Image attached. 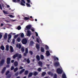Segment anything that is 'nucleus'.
<instances>
[{
  "instance_id": "17",
  "label": "nucleus",
  "mask_w": 78,
  "mask_h": 78,
  "mask_svg": "<svg viewBox=\"0 0 78 78\" xmlns=\"http://www.w3.org/2000/svg\"><path fill=\"white\" fill-rule=\"evenodd\" d=\"M8 35V34H7V33H5V35L4 36V39H7V35Z\"/></svg>"
},
{
  "instance_id": "56",
  "label": "nucleus",
  "mask_w": 78,
  "mask_h": 78,
  "mask_svg": "<svg viewBox=\"0 0 78 78\" xmlns=\"http://www.w3.org/2000/svg\"><path fill=\"white\" fill-rule=\"evenodd\" d=\"M27 53H26V52L24 53V56H27Z\"/></svg>"
},
{
  "instance_id": "20",
  "label": "nucleus",
  "mask_w": 78,
  "mask_h": 78,
  "mask_svg": "<svg viewBox=\"0 0 78 78\" xmlns=\"http://www.w3.org/2000/svg\"><path fill=\"white\" fill-rule=\"evenodd\" d=\"M36 58L37 61H40V57H39V56L37 55L36 56Z\"/></svg>"
},
{
  "instance_id": "26",
  "label": "nucleus",
  "mask_w": 78,
  "mask_h": 78,
  "mask_svg": "<svg viewBox=\"0 0 78 78\" xmlns=\"http://www.w3.org/2000/svg\"><path fill=\"white\" fill-rule=\"evenodd\" d=\"M8 40L9 41L10 39H11V37H12V36L10 34H9L8 35Z\"/></svg>"
},
{
  "instance_id": "23",
  "label": "nucleus",
  "mask_w": 78,
  "mask_h": 78,
  "mask_svg": "<svg viewBox=\"0 0 78 78\" xmlns=\"http://www.w3.org/2000/svg\"><path fill=\"white\" fill-rule=\"evenodd\" d=\"M0 48H1L2 50H5V47H4L3 45H2L1 46Z\"/></svg>"
},
{
  "instance_id": "25",
  "label": "nucleus",
  "mask_w": 78,
  "mask_h": 78,
  "mask_svg": "<svg viewBox=\"0 0 78 78\" xmlns=\"http://www.w3.org/2000/svg\"><path fill=\"white\" fill-rule=\"evenodd\" d=\"M62 78H67L66 77V74L65 73H63L62 75Z\"/></svg>"
},
{
  "instance_id": "9",
  "label": "nucleus",
  "mask_w": 78,
  "mask_h": 78,
  "mask_svg": "<svg viewBox=\"0 0 78 78\" xmlns=\"http://www.w3.org/2000/svg\"><path fill=\"white\" fill-rule=\"evenodd\" d=\"M31 27H32L31 25H29L26 27V28L27 30H30V28H31Z\"/></svg>"
},
{
  "instance_id": "3",
  "label": "nucleus",
  "mask_w": 78,
  "mask_h": 78,
  "mask_svg": "<svg viewBox=\"0 0 78 78\" xmlns=\"http://www.w3.org/2000/svg\"><path fill=\"white\" fill-rule=\"evenodd\" d=\"M5 59H2L0 61V66L2 67L3 66V65L5 63Z\"/></svg>"
},
{
  "instance_id": "59",
  "label": "nucleus",
  "mask_w": 78,
  "mask_h": 78,
  "mask_svg": "<svg viewBox=\"0 0 78 78\" xmlns=\"http://www.w3.org/2000/svg\"><path fill=\"white\" fill-rule=\"evenodd\" d=\"M2 35L0 34V39H1V38H2Z\"/></svg>"
},
{
  "instance_id": "49",
  "label": "nucleus",
  "mask_w": 78,
  "mask_h": 78,
  "mask_svg": "<svg viewBox=\"0 0 78 78\" xmlns=\"http://www.w3.org/2000/svg\"><path fill=\"white\" fill-rule=\"evenodd\" d=\"M26 5H27V7L29 6V7H30V4L28 3H26Z\"/></svg>"
},
{
  "instance_id": "36",
  "label": "nucleus",
  "mask_w": 78,
  "mask_h": 78,
  "mask_svg": "<svg viewBox=\"0 0 78 78\" xmlns=\"http://www.w3.org/2000/svg\"><path fill=\"white\" fill-rule=\"evenodd\" d=\"M18 70V68L16 67V68L14 69V72H17V70Z\"/></svg>"
},
{
  "instance_id": "40",
  "label": "nucleus",
  "mask_w": 78,
  "mask_h": 78,
  "mask_svg": "<svg viewBox=\"0 0 78 78\" xmlns=\"http://www.w3.org/2000/svg\"><path fill=\"white\" fill-rule=\"evenodd\" d=\"M29 53H30V54L31 55H33V51H29Z\"/></svg>"
},
{
  "instance_id": "31",
  "label": "nucleus",
  "mask_w": 78,
  "mask_h": 78,
  "mask_svg": "<svg viewBox=\"0 0 78 78\" xmlns=\"http://www.w3.org/2000/svg\"><path fill=\"white\" fill-rule=\"evenodd\" d=\"M41 51L42 52H44V48L42 47L41 48Z\"/></svg>"
},
{
  "instance_id": "41",
  "label": "nucleus",
  "mask_w": 78,
  "mask_h": 78,
  "mask_svg": "<svg viewBox=\"0 0 78 78\" xmlns=\"http://www.w3.org/2000/svg\"><path fill=\"white\" fill-rule=\"evenodd\" d=\"M9 71L8 70L5 73L6 75H8V73H9Z\"/></svg>"
},
{
  "instance_id": "63",
  "label": "nucleus",
  "mask_w": 78,
  "mask_h": 78,
  "mask_svg": "<svg viewBox=\"0 0 78 78\" xmlns=\"http://www.w3.org/2000/svg\"><path fill=\"white\" fill-rule=\"evenodd\" d=\"M5 21L7 23H9V21L7 20H5Z\"/></svg>"
},
{
  "instance_id": "27",
  "label": "nucleus",
  "mask_w": 78,
  "mask_h": 78,
  "mask_svg": "<svg viewBox=\"0 0 78 78\" xmlns=\"http://www.w3.org/2000/svg\"><path fill=\"white\" fill-rule=\"evenodd\" d=\"M21 51L22 52H24L25 51V48L24 47H23L21 48Z\"/></svg>"
},
{
  "instance_id": "44",
  "label": "nucleus",
  "mask_w": 78,
  "mask_h": 78,
  "mask_svg": "<svg viewBox=\"0 0 78 78\" xmlns=\"http://www.w3.org/2000/svg\"><path fill=\"white\" fill-rule=\"evenodd\" d=\"M18 36H19V35L17 34L16 35H15L14 37L15 39H16V38H17Z\"/></svg>"
},
{
  "instance_id": "37",
  "label": "nucleus",
  "mask_w": 78,
  "mask_h": 78,
  "mask_svg": "<svg viewBox=\"0 0 78 78\" xmlns=\"http://www.w3.org/2000/svg\"><path fill=\"white\" fill-rule=\"evenodd\" d=\"M3 12L5 14H8V12H6L5 10L3 11Z\"/></svg>"
},
{
  "instance_id": "62",
  "label": "nucleus",
  "mask_w": 78,
  "mask_h": 78,
  "mask_svg": "<svg viewBox=\"0 0 78 78\" xmlns=\"http://www.w3.org/2000/svg\"><path fill=\"white\" fill-rule=\"evenodd\" d=\"M14 42H15V39H13L12 40V43H14Z\"/></svg>"
},
{
  "instance_id": "15",
  "label": "nucleus",
  "mask_w": 78,
  "mask_h": 78,
  "mask_svg": "<svg viewBox=\"0 0 78 78\" xmlns=\"http://www.w3.org/2000/svg\"><path fill=\"white\" fill-rule=\"evenodd\" d=\"M48 74L49 75H51V76H53V75H54V74L53 73H52L51 72H50L48 73Z\"/></svg>"
},
{
  "instance_id": "60",
  "label": "nucleus",
  "mask_w": 78,
  "mask_h": 78,
  "mask_svg": "<svg viewBox=\"0 0 78 78\" xmlns=\"http://www.w3.org/2000/svg\"><path fill=\"white\" fill-rule=\"evenodd\" d=\"M14 62V60H12L11 61V62H12V63H13V62Z\"/></svg>"
},
{
  "instance_id": "12",
  "label": "nucleus",
  "mask_w": 78,
  "mask_h": 78,
  "mask_svg": "<svg viewBox=\"0 0 78 78\" xmlns=\"http://www.w3.org/2000/svg\"><path fill=\"white\" fill-rule=\"evenodd\" d=\"M36 48L38 51L39 50V49H40V46L39 44H37L36 45Z\"/></svg>"
},
{
  "instance_id": "7",
  "label": "nucleus",
  "mask_w": 78,
  "mask_h": 78,
  "mask_svg": "<svg viewBox=\"0 0 78 78\" xmlns=\"http://www.w3.org/2000/svg\"><path fill=\"white\" fill-rule=\"evenodd\" d=\"M27 36L30 37V36H31V31H30V30H28L27 31Z\"/></svg>"
},
{
  "instance_id": "54",
  "label": "nucleus",
  "mask_w": 78,
  "mask_h": 78,
  "mask_svg": "<svg viewBox=\"0 0 78 78\" xmlns=\"http://www.w3.org/2000/svg\"><path fill=\"white\" fill-rule=\"evenodd\" d=\"M45 48H46V50H48V49L49 48H48V46H47Z\"/></svg>"
},
{
  "instance_id": "39",
  "label": "nucleus",
  "mask_w": 78,
  "mask_h": 78,
  "mask_svg": "<svg viewBox=\"0 0 78 78\" xmlns=\"http://www.w3.org/2000/svg\"><path fill=\"white\" fill-rule=\"evenodd\" d=\"M54 59L55 61H56V60L59 61V59L57 57H54Z\"/></svg>"
},
{
  "instance_id": "29",
  "label": "nucleus",
  "mask_w": 78,
  "mask_h": 78,
  "mask_svg": "<svg viewBox=\"0 0 78 78\" xmlns=\"http://www.w3.org/2000/svg\"><path fill=\"white\" fill-rule=\"evenodd\" d=\"M6 50L7 51H8V50H9V46H8V45H6Z\"/></svg>"
},
{
  "instance_id": "45",
  "label": "nucleus",
  "mask_w": 78,
  "mask_h": 78,
  "mask_svg": "<svg viewBox=\"0 0 78 78\" xmlns=\"http://www.w3.org/2000/svg\"><path fill=\"white\" fill-rule=\"evenodd\" d=\"M17 29L18 30H20L21 29V27H20V26H18L17 27Z\"/></svg>"
},
{
  "instance_id": "30",
  "label": "nucleus",
  "mask_w": 78,
  "mask_h": 78,
  "mask_svg": "<svg viewBox=\"0 0 78 78\" xmlns=\"http://www.w3.org/2000/svg\"><path fill=\"white\" fill-rule=\"evenodd\" d=\"M38 74V73L36 72H34V73H33V75L34 76H36Z\"/></svg>"
},
{
  "instance_id": "5",
  "label": "nucleus",
  "mask_w": 78,
  "mask_h": 78,
  "mask_svg": "<svg viewBox=\"0 0 78 78\" xmlns=\"http://www.w3.org/2000/svg\"><path fill=\"white\" fill-rule=\"evenodd\" d=\"M26 3V2H25V1L24 0H21V2L20 3V5H22V6H25V4Z\"/></svg>"
},
{
  "instance_id": "35",
  "label": "nucleus",
  "mask_w": 78,
  "mask_h": 78,
  "mask_svg": "<svg viewBox=\"0 0 78 78\" xmlns=\"http://www.w3.org/2000/svg\"><path fill=\"white\" fill-rule=\"evenodd\" d=\"M46 74V73L45 72H43L42 73L41 75L43 76H44L45 75V74Z\"/></svg>"
},
{
  "instance_id": "48",
  "label": "nucleus",
  "mask_w": 78,
  "mask_h": 78,
  "mask_svg": "<svg viewBox=\"0 0 78 78\" xmlns=\"http://www.w3.org/2000/svg\"><path fill=\"white\" fill-rule=\"evenodd\" d=\"M11 75L9 74L8 75V76H7V78H11Z\"/></svg>"
},
{
  "instance_id": "57",
  "label": "nucleus",
  "mask_w": 78,
  "mask_h": 78,
  "mask_svg": "<svg viewBox=\"0 0 78 78\" xmlns=\"http://www.w3.org/2000/svg\"><path fill=\"white\" fill-rule=\"evenodd\" d=\"M35 34H36V36H37V37L38 36V34H37V33L36 32L35 33Z\"/></svg>"
},
{
  "instance_id": "28",
  "label": "nucleus",
  "mask_w": 78,
  "mask_h": 78,
  "mask_svg": "<svg viewBox=\"0 0 78 78\" xmlns=\"http://www.w3.org/2000/svg\"><path fill=\"white\" fill-rule=\"evenodd\" d=\"M28 70L25 71L24 75H28Z\"/></svg>"
},
{
  "instance_id": "13",
  "label": "nucleus",
  "mask_w": 78,
  "mask_h": 78,
  "mask_svg": "<svg viewBox=\"0 0 78 78\" xmlns=\"http://www.w3.org/2000/svg\"><path fill=\"white\" fill-rule=\"evenodd\" d=\"M6 70V67H4L2 69V71L1 72V73L2 74H3L4 73H5V72Z\"/></svg>"
},
{
  "instance_id": "52",
  "label": "nucleus",
  "mask_w": 78,
  "mask_h": 78,
  "mask_svg": "<svg viewBox=\"0 0 78 78\" xmlns=\"http://www.w3.org/2000/svg\"><path fill=\"white\" fill-rule=\"evenodd\" d=\"M36 41H37V42H38V43H39V39H38L37 38Z\"/></svg>"
},
{
  "instance_id": "50",
  "label": "nucleus",
  "mask_w": 78,
  "mask_h": 78,
  "mask_svg": "<svg viewBox=\"0 0 78 78\" xmlns=\"http://www.w3.org/2000/svg\"><path fill=\"white\" fill-rule=\"evenodd\" d=\"M57 78V75L56 74H55L54 75V78Z\"/></svg>"
},
{
  "instance_id": "51",
  "label": "nucleus",
  "mask_w": 78,
  "mask_h": 78,
  "mask_svg": "<svg viewBox=\"0 0 78 78\" xmlns=\"http://www.w3.org/2000/svg\"><path fill=\"white\" fill-rule=\"evenodd\" d=\"M18 74H19V73L17 72V73H16L15 74V75L16 76H18Z\"/></svg>"
},
{
  "instance_id": "55",
  "label": "nucleus",
  "mask_w": 78,
  "mask_h": 78,
  "mask_svg": "<svg viewBox=\"0 0 78 78\" xmlns=\"http://www.w3.org/2000/svg\"><path fill=\"white\" fill-rule=\"evenodd\" d=\"M30 30L33 32H34V30L33 29L31 28L30 29Z\"/></svg>"
},
{
  "instance_id": "10",
  "label": "nucleus",
  "mask_w": 78,
  "mask_h": 78,
  "mask_svg": "<svg viewBox=\"0 0 78 78\" xmlns=\"http://www.w3.org/2000/svg\"><path fill=\"white\" fill-rule=\"evenodd\" d=\"M16 47H17V48H19V49H20L21 48V47H22V45L20 44H17L16 45Z\"/></svg>"
},
{
  "instance_id": "58",
  "label": "nucleus",
  "mask_w": 78,
  "mask_h": 78,
  "mask_svg": "<svg viewBox=\"0 0 78 78\" xmlns=\"http://www.w3.org/2000/svg\"><path fill=\"white\" fill-rule=\"evenodd\" d=\"M0 9H1V10H2V5L0 4Z\"/></svg>"
},
{
  "instance_id": "47",
  "label": "nucleus",
  "mask_w": 78,
  "mask_h": 78,
  "mask_svg": "<svg viewBox=\"0 0 78 78\" xmlns=\"http://www.w3.org/2000/svg\"><path fill=\"white\" fill-rule=\"evenodd\" d=\"M14 67L13 66H12L11 68V70H14Z\"/></svg>"
},
{
  "instance_id": "16",
  "label": "nucleus",
  "mask_w": 78,
  "mask_h": 78,
  "mask_svg": "<svg viewBox=\"0 0 78 78\" xmlns=\"http://www.w3.org/2000/svg\"><path fill=\"white\" fill-rule=\"evenodd\" d=\"M38 64L41 67H42V62L39 61L38 62Z\"/></svg>"
},
{
  "instance_id": "61",
  "label": "nucleus",
  "mask_w": 78,
  "mask_h": 78,
  "mask_svg": "<svg viewBox=\"0 0 78 78\" xmlns=\"http://www.w3.org/2000/svg\"><path fill=\"white\" fill-rule=\"evenodd\" d=\"M27 2L28 3H30V0H27Z\"/></svg>"
},
{
  "instance_id": "43",
  "label": "nucleus",
  "mask_w": 78,
  "mask_h": 78,
  "mask_svg": "<svg viewBox=\"0 0 78 78\" xmlns=\"http://www.w3.org/2000/svg\"><path fill=\"white\" fill-rule=\"evenodd\" d=\"M28 48H26V49L25 53H28Z\"/></svg>"
},
{
  "instance_id": "8",
  "label": "nucleus",
  "mask_w": 78,
  "mask_h": 78,
  "mask_svg": "<svg viewBox=\"0 0 78 78\" xmlns=\"http://www.w3.org/2000/svg\"><path fill=\"white\" fill-rule=\"evenodd\" d=\"M54 65L56 66V67H58L60 66V64H59V62L57 61V62H55L54 64Z\"/></svg>"
},
{
  "instance_id": "33",
  "label": "nucleus",
  "mask_w": 78,
  "mask_h": 78,
  "mask_svg": "<svg viewBox=\"0 0 78 78\" xmlns=\"http://www.w3.org/2000/svg\"><path fill=\"white\" fill-rule=\"evenodd\" d=\"M40 58L41 59H44V56L43 55H40Z\"/></svg>"
},
{
  "instance_id": "42",
  "label": "nucleus",
  "mask_w": 78,
  "mask_h": 78,
  "mask_svg": "<svg viewBox=\"0 0 78 78\" xmlns=\"http://www.w3.org/2000/svg\"><path fill=\"white\" fill-rule=\"evenodd\" d=\"M20 36L21 37H24V34H23V33H22L21 34Z\"/></svg>"
},
{
  "instance_id": "53",
  "label": "nucleus",
  "mask_w": 78,
  "mask_h": 78,
  "mask_svg": "<svg viewBox=\"0 0 78 78\" xmlns=\"http://www.w3.org/2000/svg\"><path fill=\"white\" fill-rule=\"evenodd\" d=\"M23 67H22V66H20V67L19 69L20 70L21 69H23Z\"/></svg>"
},
{
  "instance_id": "21",
  "label": "nucleus",
  "mask_w": 78,
  "mask_h": 78,
  "mask_svg": "<svg viewBox=\"0 0 78 78\" xmlns=\"http://www.w3.org/2000/svg\"><path fill=\"white\" fill-rule=\"evenodd\" d=\"M14 65L15 67H17V66H18V62H17V61L15 62Z\"/></svg>"
},
{
  "instance_id": "14",
  "label": "nucleus",
  "mask_w": 78,
  "mask_h": 78,
  "mask_svg": "<svg viewBox=\"0 0 78 78\" xmlns=\"http://www.w3.org/2000/svg\"><path fill=\"white\" fill-rule=\"evenodd\" d=\"M10 52L11 53H12V52H14V50H13V48L11 46H10Z\"/></svg>"
},
{
  "instance_id": "46",
  "label": "nucleus",
  "mask_w": 78,
  "mask_h": 78,
  "mask_svg": "<svg viewBox=\"0 0 78 78\" xmlns=\"http://www.w3.org/2000/svg\"><path fill=\"white\" fill-rule=\"evenodd\" d=\"M41 68H38V72H41Z\"/></svg>"
},
{
  "instance_id": "6",
  "label": "nucleus",
  "mask_w": 78,
  "mask_h": 78,
  "mask_svg": "<svg viewBox=\"0 0 78 78\" xmlns=\"http://www.w3.org/2000/svg\"><path fill=\"white\" fill-rule=\"evenodd\" d=\"M11 61V58H7V64H10Z\"/></svg>"
},
{
  "instance_id": "24",
  "label": "nucleus",
  "mask_w": 78,
  "mask_h": 78,
  "mask_svg": "<svg viewBox=\"0 0 78 78\" xmlns=\"http://www.w3.org/2000/svg\"><path fill=\"white\" fill-rule=\"evenodd\" d=\"M25 69H23L21 70V71L20 72V74H22L24 71H25Z\"/></svg>"
},
{
  "instance_id": "2",
  "label": "nucleus",
  "mask_w": 78,
  "mask_h": 78,
  "mask_svg": "<svg viewBox=\"0 0 78 78\" xmlns=\"http://www.w3.org/2000/svg\"><path fill=\"white\" fill-rule=\"evenodd\" d=\"M28 42L27 39L24 38L23 39L22 41V43L23 44H26Z\"/></svg>"
},
{
  "instance_id": "32",
  "label": "nucleus",
  "mask_w": 78,
  "mask_h": 78,
  "mask_svg": "<svg viewBox=\"0 0 78 78\" xmlns=\"http://www.w3.org/2000/svg\"><path fill=\"white\" fill-rule=\"evenodd\" d=\"M17 42H20V41H21L20 38L19 37H18L17 39Z\"/></svg>"
},
{
  "instance_id": "1",
  "label": "nucleus",
  "mask_w": 78,
  "mask_h": 78,
  "mask_svg": "<svg viewBox=\"0 0 78 78\" xmlns=\"http://www.w3.org/2000/svg\"><path fill=\"white\" fill-rule=\"evenodd\" d=\"M16 57L18 58L17 59L18 60H19V59L22 58V55L20 54H19L18 53H17L14 55L12 56L13 59H15Z\"/></svg>"
},
{
  "instance_id": "18",
  "label": "nucleus",
  "mask_w": 78,
  "mask_h": 78,
  "mask_svg": "<svg viewBox=\"0 0 78 78\" xmlns=\"http://www.w3.org/2000/svg\"><path fill=\"white\" fill-rule=\"evenodd\" d=\"M32 75H33L32 73H29V75H28V78H30V77H31Z\"/></svg>"
},
{
  "instance_id": "19",
  "label": "nucleus",
  "mask_w": 78,
  "mask_h": 78,
  "mask_svg": "<svg viewBox=\"0 0 78 78\" xmlns=\"http://www.w3.org/2000/svg\"><path fill=\"white\" fill-rule=\"evenodd\" d=\"M46 56H50V52H49V51H46Z\"/></svg>"
},
{
  "instance_id": "38",
  "label": "nucleus",
  "mask_w": 78,
  "mask_h": 78,
  "mask_svg": "<svg viewBox=\"0 0 78 78\" xmlns=\"http://www.w3.org/2000/svg\"><path fill=\"white\" fill-rule=\"evenodd\" d=\"M8 16H9L11 18H13V17H14V16H12V15H8Z\"/></svg>"
},
{
  "instance_id": "64",
  "label": "nucleus",
  "mask_w": 78,
  "mask_h": 78,
  "mask_svg": "<svg viewBox=\"0 0 78 78\" xmlns=\"http://www.w3.org/2000/svg\"><path fill=\"white\" fill-rule=\"evenodd\" d=\"M10 7V6L9 5H7V8H9Z\"/></svg>"
},
{
  "instance_id": "34",
  "label": "nucleus",
  "mask_w": 78,
  "mask_h": 78,
  "mask_svg": "<svg viewBox=\"0 0 78 78\" xmlns=\"http://www.w3.org/2000/svg\"><path fill=\"white\" fill-rule=\"evenodd\" d=\"M24 20H30V18L29 17H25L24 18Z\"/></svg>"
},
{
  "instance_id": "22",
  "label": "nucleus",
  "mask_w": 78,
  "mask_h": 78,
  "mask_svg": "<svg viewBox=\"0 0 78 78\" xmlns=\"http://www.w3.org/2000/svg\"><path fill=\"white\" fill-rule=\"evenodd\" d=\"M13 2H17V3H18V2H20V0H12Z\"/></svg>"
},
{
  "instance_id": "11",
  "label": "nucleus",
  "mask_w": 78,
  "mask_h": 78,
  "mask_svg": "<svg viewBox=\"0 0 78 78\" xmlns=\"http://www.w3.org/2000/svg\"><path fill=\"white\" fill-rule=\"evenodd\" d=\"M24 60L27 61L28 64H29L30 62V59L29 58H27H27H25L24 59Z\"/></svg>"
},
{
  "instance_id": "4",
  "label": "nucleus",
  "mask_w": 78,
  "mask_h": 78,
  "mask_svg": "<svg viewBox=\"0 0 78 78\" xmlns=\"http://www.w3.org/2000/svg\"><path fill=\"white\" fill-rule=\"evenodd\" d=\"M57 72L58 74H61L62 73V70L60 68H58L57 69Z\"/></svg>"
}]
</instances>
